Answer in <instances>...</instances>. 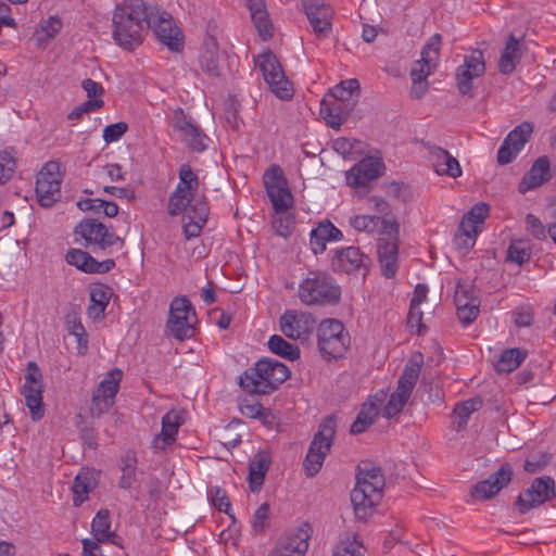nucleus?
Wrapping results in <instances>:
<instances>
[{
  "label": "nucleus",
  "mask_w": 556,
  "mask_h": 556,
  "mask_svg": "<svg viewBox=\"0 0 556 556\" xmlns=\"http://www.w3.org/2000/svg\"><path fill=\"white\" fill-rule=\"evenodd\" d=\"M363 545L356 540L342 541L334 549L332 556H363Z\"/></svg>",
  "instance_id": "nucleus-57"
},
{
  "label": "nucleus",
  "mask_w": 556,
  "mask_h": 556,
  "mask_svg": "<svg viewBox=\"0 0 556 556\" xmlns=\"http://www.w3.org/2000/svg\"><path fill=\"white\" fill-rule=\"evenodd\" d=\"M197 315H169L166 332L178 340L189 339L194 334Z\"/></svg>",
  "instance_id": "nucleus-37"
},
{
  "label": "nucleus",
  "mask_w": 556,
  "mask_h": 556,
  "mask_svg": "<svg viewBox=\"0 0 556 556\" xmlns=\"http://www.w3.org/2000/svg\"><path fill=\"white\" fill-rule=\"evenodd\" d=\"M311 535V526L302 523L281 535L268 556H304L309 546Z\"/></svg>",
  "instance_id": "nucleus-15"
},
{
  "label": "nucleus",
  "mask_w": 556,
  "mask_h": 556,
  "mask_svg": "<svg viewBox=\"0 0 556 556\" xmlns=\"http://www.w3.org/2000/svg\"><path fill=\"white\" fill-rule=\"evenodd\" d=\"M149 20L147 29L152 28L156 38L170 51L179 52L184 47V38L179 28L175 25L172 16L157 8H149Z\"/></svg>",
  "instance_id": "nucleus-12"
},
{
  "label": "nucleus",
  "mask_w": 556,
  "mask_h": 556,
  "mask_svg": "<svg viewBox=\"0 0 556 556\" xmlns=\"http://www.w3.org/2000/svg\"><path fill=\"white\" fill-rule=\"evenodd\" d=\"M365 256L358 248L348 247L344 249H337L331 257L330 266L336 273L354 274L366 270ZM365 275V273H363Z\"/></svg>",
  "instance_id": "nucleus-26"
},
{
  "label": "nucleus",
  "mask_w": 556,
  "mask_h": 556,
  "mask_svg": "<svg viewBox=\"0 0 556 556\" xmlns=\"http://www.w3.org/2000/svg\"><path fill=\"white\" fill-rule=\"evenodd\" d=\"M280 330L289 339L306 340L316 326L314 315H281Z\"/></svg>",
  "instance_id": "nucleus-27"
},
{
  "label": "nucleus",
  "mask_w": 556,
  "mask_h": 556,
  "mask_svg": "<svg viewBox=\"0 0 556 556\" xmlns=\"http://www.w3.org/2000/svg\"><path fill=\"white\" fill-rule=\"evenodd\" d=\"M520 59V41L509 35L498 61V71L504 75L511 74Z\"/></svg>",
  "instance_id": "nucleus-39"
},
{
  "label": "nucleus",
  "mask_w": 556,
  "mask_h": 556,
  "mask_svg": "<svg viewBox=\"0 0 556 556\" xmlns=\"http://www.w3.org/2000/svg\"><path fill=\"white\" fill-rule=\"evenodd\" d=\"M353 108L325 94L320 103V115L331 128H339L351 115Z\"/></svg>",
  "instance_id": "nucleus-32"
},
{
  "label": "nucleus",
  "mask_w": 556,
  "mask_h": 556,
  "mask_svg": "<svg viewBox=\"0 0 556 556\" xmlns=\"http://www.w3.org/2000/svg\"><path fill=\"white\" fill-rule=\"evenodd\" d=\"M442 36L434 34L421 49L420 59L415 61L410 70V78L426 79L432 75L438 67Z\"/></svg>",
  "instance_id": "nucleus-21"
},
{
  "label": "nucleus",
  "mask_w": 556,
  "mask_h": 556,
  "mask_svg": "<svg viewBox=\"0 0 556 556\" xmlns=\"http://www.w3.org/2000/svg\"><path fill=\"white\" fill-rule=\"evenodd\" d=\"M350 336L344 325L333 318L323 320L317 328V346L323 358L330 361L344 355Z\"/></svg>",
  "instance_id": "nucleus-7"
},
{
  "label": "nucleus",
  "mask_w": 556,
  "mask_h": 556,
  "mask_svg": "<svg viewBox=\"0 0 556 556\" xmlns=\"http://www.w3.org/2000/svg\"><path fill=\"white\" fill-rule=\"evenodd\" d=\"M199 64L208 76L218 77L220 75L218 43L214 37L204 39L199 55Z\"/></svg>",
  "instance_id": "nucleus-36"
},
{
  "label": "nucleus",
  "mask_w": 556,
  "mask_h": 556,
  "mask_svg": "<svg viewBox=\"0 0 556 556\" xmlns=\"http://www.w3.org/2000/svg\"><path fill=\"white\" fill-rule=\"evenodd\" d=\"M454 303L456 305L457 311H469V313H473V311L478 312L479 301L475 298L471 291L463 286H457L454 294Z\"/></svg>",
  "instance_id": "nucleus-51"
},
{
  "label": "nucleus",
  "mask_w": 556,
  "mask_h": 556,
  "mask_svg": "<svg viewBox=\"0 0 556 556\" xmlns=\"http://www.w3.org/2000/svg\"><path fill=\"white\" fill-rule=\"evenodd\" d=\"M273 230L276 235L287 238L291 235L293 229V220L286 213L277 214L273 217L271 222Z\"/></svg>",
  "instance_id": "nucleus-54"
},
{
  "label": "nucleus",
  "mask_w": 556,
  "mask_h": 556,
  "mask_svg": "<svg viewBox=\"0 0 556 556\" xmlns=\"http://www.w3.org/2000/svg\"><path fill=\"white\" fill-rule=\"evenodd\" d=\"M112 23L115 43L131 50L142 42L147 23H151L149 8L143 0H125L116 7Z\"/></svg>",
  "instance_id": "nucleus-2"
},
{
  "label": "nucleus",
  "mask_w": 556,
  "mask_h": 556,
  "mask_svg": "<svg viewBox=\"0 0 556 556\" xmlns=\"http://www.w3.org/2000/svg\"><path fill=\"white\" fill-rule=\"evenodd\" d=\"M122 375V370L117 368L113 369L109 371L99 383L91 400L90 413L92 416L99 417L114 405Z\"/></svg>",
  "instance_id": "nucleus-17"
},
{
  "label": "nucleus",
  "mask_w": 556,
  "mask_h": 556,
  "mask_svg": "<svg viewBox=\"0 0 556 556\" xmlns=\"http://www.w3.org/2000/svg\"><path fill=\"white\" fill-rule=\"evenodd\" d=\"M302 3L317 38L327 37L331 30V7L325 0H302Z\"/></svg>",
  "instance_id": "nucleus-24"
},
{
  "label": "nucleus",
  "mask_w": 556,
  "mask_h": 556,
  "mask_svg": "<svg viewBox=\"0 0 556 556\" xmlns=\"http://www.w3.org/2000/svg\"><path fill=\"white\" fill-rule=\"evenodd\" d=\"M174 130L179 134L181 140L186 146L194 152H203L208 146V137L202 131L201 128L193 125L188 121L180 110L175 115Z\"/></svg>",
  "instance_id": "nucleus-25"
},
{
  "label": "nucleus",
  "mask_w": 556,
  "mask_h": 556,
  "mask_svg": "<svg viewBox=\"0 0 556 556\" xmlns=\"http://www.w3.org/2000/svg\"><path fill=\"white\" fill-rule=\"evenodd\" d=\"M182 418L177 410H169L162 417V429L151 442L153 452L159 453L170 446L177 438Z\"/></svg>",
  "instance_id": "nucleus-29"
},
{
  "label": "nucleus",
  "mask_w": 556,
  "mask_h": 556,
  "mask_svg": "<svg viewBox=\"0 0 556 556\" xmlns=\"http://www.w3.org/2000/svg\"><path fill=\"white\" fill-rule=\"evenodd\" d=\"M179 181L168 198L167 212L170 216L182 213L189 219L184 226L187 239L200 236L207 222L210 207L204 194H199L200 180L189 164H182L178 172Z\"/></svg>",
  "instance_id": "nucleus-1"
},
{
  "label": "nucleus",
  "mask_w": 556,
  "mask_h": 556,
  "mask_svg": "<svg viewBox=\"0 0 556 556\" xmlns=\"http://www.w3.org/2000/svg\"><path fill=\"white\" fill-rule=\"evenodd\" d=\"M75 233L79 235L86 241V245L93 244L100 250L124 245V240L96 219L81 220L75 228Z\"/></svg>",
  "instance_id": "nucleus-18"
},
{
  "label": "nucleus",
  "mask_w": 556,
  "mask_h": 556,
  "mask_svg": "<svg viewBox=\"0 0 556 556\" xmlns=\"http://www.w3.org/2000/svg\"><path fill=\"white\" fill-rule=\"evenodd\" d=\"M15 166V159L11 152H0V185L7 182L11 178Z\"/></svg>",
  "instance_id": "nucleus-55"
},
{
  "label": "nucleus",
  "mask_w": 556,
  "mask_h": 556,
  "mask_svg": "<svg viewBox=\"0 0 556 556\" xmlns=\"http://www.w3.org/2000/svg\"><path fill=\"white\" fill-rule=\"evenodd\" d=\"M489 215V205L485 203H477L470 211L465 215L469 220L473 222L479 226Z\"/></svg>",
  "instance_id": "nucleus-62"
},
{
  "label": "nucleus",
  "mask_w": 556,
  "mask_h": 556,
  "mask_svg": "<svg viewBox=\"0 0 556 556\" xmlns=\"http://www.w3.org/2000/svg\"><path fill=\"white\" fill-rule=\"evenodd\" d=\"M343 239L342 231L330 220L325 219L315 227L309 235V245L314 254H321L326 251V244L330 241Z\"/></svg>",
  "instance_id": "nucleus-31"
},
{
  "label": "nucleus",
  "mask_w": 556,
  "mask_h": 556,
  "mask_svg": "<svg viewBox=\"0 0 556 556\" xmlns=\"http://www.w3.org/2000/svg\"><path fill=\"white\" fill-rule=\"evenodd\" d=\"M533 126L529 122H523L516 126L504 139L497 151V162L501 165L511 163L525 144L529 141Z\"/></svg>",
  "instance_id": "nucleus-22"
},
{
  "label": "nucleus",
  "mask_w": 556,
  "mask_h": 556,
  "mask_svg": "<svg viewBox=\"0 0 556 556\" xmlns=\"http://www.w3.org/2000/svg\"><path fill=\"white\" fill-rule=\"evenodd\" d=\"M388 471V482L395 483L401 479H405L407 475L406 464L404 462H394L389 460L387 465H384V472ZM387 485V481L384 480V486Z\"/></svg>",
  "instance_id": "nucleus-56"
},
{
  "label": "nucleus",
  "mask_w": 556,
  "mask_h": 556,
  "mask_svg": "<svg viewBox=\"0 0 556 556\" xmlns=\"http://www.w3.org/2000/svg\"><path fill=\"white\" fill-rule=\"evenodd\" d=\"M260 70L270 90L280 99H289L292 96L290 81L286 78L277 56L271 51H266L257 58Z\"/></svg>",
  "instance_id": "nucleus-13"
},
{
  "label": "nucleus",
  "mask_w": 556,
  "mask_h": 556,
  "mask_svg": "<svg viewBox=\"0 0 556 556\" xmlns=\"http://www.w3.org/2000/svg\"><path fill=\"white\" fill-rule=\"evenodd\" d=\"M269 506L262 504L253 515L252 528L255 533H262L267 527Z\"/></svg>",
  "instance_id": "nucleus-61"
},
{
  "label": "nucleus",
  "mask_w": 556,
  "mask_h": 556,
  "mask_svg": "<svg viewBox=\"0 0 556 556\" xmlns=\"http://www.w3.org/2000/svg\"><path fill=\"white\" fill-rule=\"evenodd\" d=\"M168 313H195L191 301L185 296H176L172 300Z\"/></svg>",
  "instance_id": "nucleus-63"
},
{
  "label": "nucleus",
  "mask_w": 556,
  "mask_h": 556,
  "mask_svg": "<svg viewBox=\"0 0 556 556\" xmlns=\"http://www.w3.org/2000/svg\"><path fill=\"white\" fill-rule=\"evenodd\" d=\"M485 72L484 55L481 50H472L464 56V63L456 68V86L458 91L464 94H470L473 88V79L481 77Z\"/></svg>",
  "instance_id": "nucleus-19"
},
{
  "label": "nucleus",
  "mask_w": 556,
  "mask_h": 556,
  "mask_svg": "<svg viewBox=\"0 0 556 556\" xmlns=\"http://www.w3.org/2000/svg\"><path fill=\"white\" fill-rule=\"evenodd\" d=\"M483 405V401L480 396L471 397L464 402H459L453 409V426L455 430L462 431L467 427L470 416L479 410Z\"/></svg>",
  "instance_id": "nucleus-41"
},
{
  "label": "nucleus",
  "mask_w": 556,
  "mask_h": 556,
  "mask_svg": "<svg viewBox=\"0 0 556 556\" xmlns=\"http://www.w3.org/2000/svg\"><path fill=\"white\" fill-rule=\"evenodd\" d=\"M112 296L113 290L111 287L103 283H94L90 288L91 305L89 309H92L94 313H104Z\"/></svg>",
  "instance_id": "nucleus-45"
},
{
  "label": "nucleus",
  "mask_w": 556,
  "mask_h": 556,
  "mask_svg": "<svg viewBox=\"0 0 556 556\" xmlns=\"http://www.w3.org/2000/svg\"><path fill=\"white\" fill-rule=\"evenodd\" d=\"M350 225L355 230L366 232L376 239L378 261L382 263V217L379 215H356L350 218Z\"/></svg>",
  "instance_id": "nucleus-33"
},
{
  "label": "nucleus",
  "mask_w": 556,
  "mask_h": 556,
  "mask_svg": "<svg viewBox=\"0 0 556 556\" xmlns=\"http://www.w3.org/2000/svg\"><path fill=\"white\" fill-rule=\"evenodd\" d=\"M66 262L87 274H104L114 268L112 258L98 262L88 252L80 249H70L65 255Z\"/></svg>",
  "instance_id": "nucleus-28"
},
{
  "label": "nucleus",
  "mask_w": 556,
  "mask_h": 556,
  "mask_svg": "<svg viewBox=\"0 0 556 556\" xmlns=\"http://www.w3.org/2000/svg\"><path fill=\"white\" fill-rule=\"evenodd\" d=\"M528 352L523 349H506L501 354L495 364V370L498 374H509L517 369L526 359Z\"/></svg>",
  "instance_id": "nucleus-42"
},
{
  "label": "nucleus",
  "mask_w": 556,
  "mask_h": 556,
  "mask_svg": "<svg viewBox=\"0 0 556 556\" xmlns=\"http://www.w3.org/2000/svg\"><path fill=\"white\" fill-rule=\"evenodd\" d=\"M288 377L289 369L285 364L271 358H264L240 376L239 384L249 393L269 394Z\"/></svg>",
  "instance_id": "nucleus-4"
},
{
  "label": "nucleus",
  "mask_w": 556,
  "mask_h": 556,
  "mask_svg": "<svg viewBox=\"0 0 556 556\" xmlns=\"http://www.w3.org/2000/svg\"><path fill=\"white\" fill-rule=\"evenodd\" d=\"M61 180L60 163L56 161L47 162L37 175L35 188L41 206L50 207L60 200Z\"/></svg>",
  "instance_id": "nucleus-10"
},
{
  "label": "nucleus",
  "mask_w": 556,
  "mask_h": 556,
  "mask_svg": "<svg viewBox=\"0 0 556 556\" xmlns=\"http://www.w3.org/2000/svg\"><path fill=\"white\" fill-rule=\"evenodd\" d=\"M476 243V239L470 237L469 235H462L456 232L454 236V244L460 254L465 255L469 252L471 248H473Z\"/></svg>",
  "instance_id": "nucleus-64"
},
{
  "label": "nucleus",
  "mask_w": 556,
  "mask_h": 556,
  "mask_svg": "<svg viewBox=\"0 0 556 556\" xmlns=\"http://www.w3.org/2000/svg\"><path fill=\"white\" fill-rule=\"evenodd\" d=\"M326 94L354 109L359 98V83L354 78L343 80Z\"/></svg>",
  "instance_id": "nucleus-38"
},
{
  "label": "nucleus",
  "mask_w": 556,
  "mask_h": 556,
  "mask_svg": "<svg viewBox=\"0 0 556 556\" xmlns=\"http://www.w3.org/2000/svg\"><path fill=\"white\" fill-rule=\"evenodd\" d=\"M384 193L400 201L406 202L412 198L410 189L403 182L391 181L384 185Z\"/></svg>",
  "instance_id": "nucleus-58"
},
{
  "label": "nucleus",
  "mask_w": 556,
  "mask_h": 556,
  "mask_svg": "<svg viewBox=\"0 0 556 556\" xmlns=\"http://www.w3.org/2000/svg\"><path fill=\"white\" fill-rule=\"evenodd\" d=\"M270 458L265 452H260L249 466V483L252 492H257L263 485L265 475L269 468Z\"/></svg>",
  "instance_id": "nucleus-40"
},
{
  "label": "nucleus",
  "mask_w": 556,
  "mask_h": 556,
  "mask_svg": "<svg viewBox=\"0 0 556 556\" xmlns=\"http://www.w3.org/2000/svg\"><path fill=\"white\" fill-rule=\"evenodd\" d=\"M429 155L438 175H446L453 178L462 175V168L458 161L446 150L431 146L429 147Z\"/></svg>",
  "instance_id": "nucleus-35"
},
{
  "label": "nucleus",
  "mask_w": 556,
  "mask_h": 556,
  "mask_svg": "<svg viewBox=\"0 0 556 556\" xmlns=\"http://www.w3.org/2000/svg\"><path fill=\"white\" fill-rule=\"evenodd\" d=\"M530 243L523 240H515L508 247L506 260L507 262L522 265L530 260Z\"/></svg>",
  "instance_id": "nucleus-50"
},
{
  "label": "nucleus",
  "mask_w": 556,
  "mask_h": 556,
  "mask_svg": "<svg viewBox=\"0 0 556 556\" xmlns=\"http://www.w3.org/2000/svg\"><path fill=\"white\" fill-rule=\"evenodd\" d=\"M511 467L508 464H504L488 479L473 484L470 489V495L478 501L489 500L506 486L511 481Z\"/></svg>",
  "instance_id": "nucleus-23"
},
{
  "label": "nucleus",
  "mask_w": 556,
  "mask_h": 556,
  "mask_svg": "<svg viewBox=\"0 0 556 556\" xmlns=\"http://www.w3.org/2000/svg\"><path fill=\"white\" fill-rule=\"evenodd\" d=\"M127 129L128 125L125 122L108 125L103 129V139L106 143L115 142L123 137Z\"/></svg>",
  "instance_id": "nucleus-60"
},
{
  "label": "nucleus",
  "mask_w": 556,
  "mask_h": 556,
  "mask_svg": "<svg viewBox=\"0 0 556 556\" xmlns=\"http://www.w3.org/2000/svg\"><path fill=\"white\" fill-rule=\"evenodd\" d=\"M208 496L212 504L219 510L227 514L231 519H235L233 515L230 514V502L225 490L219 486H213L208 491Z\"/></svg>",
  "instance_id": "nucleus-52"
},
{
  "label": "nucleus",
  "mask_w": 556,
  "mask_h": 556,
  "mask_svg": "<svg viewBox=\"0 0 556 556\" xmlns=\"http://www.w3.org/2000/svg\"><path fill=\"white\" fill-rule=\"evenodd\" d=\"M264 184L275 213H286L292 206L293 197L281 168L277 165L270 166L264 174Z\"/></svg>",
  "instance_id": "nucleus-14"
},
{
  "label": "nucleus",
  "mask_w": 556,
  "mask_h": 556,
  "mask_svg": "<svg viewBox=\"0 0 556 556\" xmlns=\"http://www.w3.org/2000/svg\"><path fill=\"white\" fill-rule=\"evenodd\" d=\"M22 394L33 420H39L45 415L42 393L45 391L43 376L35 362H28L25 372Z\"/></svg>",
  "instance_id": "nucleus-11"
},
{
  "label": "nucleus",
  "mask_w": 556,
  "mask_h": 556,
  "mask_svg": "<svg viewBox=\"0 0 556 556\" xmlns=\"http://www.w3.org/2000/svg\"><path fill=\"white\" fill-rule=\"evenodd\" d=\"M526 228L538 240L545 239L546 233H548L540 218L531 213L526 216Z\"/></svg>",
  "instance_id": "nucleus-59"
},
{
  "label": "nucleus",
  "mask_w": 556,
  "mask_h": 556,
  "mask_svg": "<svg viewBox=\"0 0 556 556\" xmlns=\"http://www.w3.org/2000/svg\"><path fill=\"white\" fill-rule=\"evenodd\" d=\"M251 13V18L260 34V36L266 40L273 35V24L268 16V13L265 9V4L263 1H256L251 3L249 8Z\"/></svg>",
  "instance_id": "nucleus-43"
},
{
  "label": "nucleus",
  "mask_w": 556,
  "mask_h": 556,
  "mask_svg": "<svg viewBox=\"0 0 556 556\" xmlns=\"http://www.w3.org/2000/svg\"><path fill=\"white\" fill-rule=\"evenodd\" d=\"M357 481L351 492V502L355 516L367 519L375 506L382 501V475L379 468L368 469V464L358 467Z\"/></svg>",
  "instance_id": "nucleus-3"
},
{
  "label": "nucleus",
  "mask_w": 556,
  "mask_h": 556,
  "mask_svg": "<svg viewBox=\"0 0 556 556\" xmlns=\"http://www.w3.org/2000/svg\"><path fill=\"white\" fill-rule=\"evenodd\" d=\"M382 407V397L379 395V392L370 395L365 402L357 414L356 419L351 426V433L358 434L364 432L368 427H370L376 418L379 416V413Z\"/></svg>",
  "instance_id": "nucleus-34"
},
{
  "label": "nucleus",
  "mask_w": 556,
  "mask_h": 556,
  "mask_svg": "<svg viewBox=\"0 0 556 556\" xmlns=\"http://www.w3.org/2000/svg\"><path fill=\"white\" fill-rule=\"evenodd\" d=\"M240 412L249 418L265 419L269 415L260 402L250 399L242 400Z\"/></svg>",
  "instance_id": "nucleus-53"
},
{
  "label": "nucleus",
  "mask_w": 556,
  "mask_h": 556,
  "mask_svg": "<svg viewBox=\"0 0 556 556\" xmlns=\"http://www.w3.org/2000/svg\"><path fill=\"white\" fill-rule=\"evenodd\" d=\"M422 366V353L415 352L412 354L397 380L396 389L390 394L388 403L384 404V418L391 419L403 410L417 384Z\"/></svg>",
  "instance_id": "nucleus-6"
},
{
  "label": "nucleus",
  "mask_w": 556,
  "mask_h": 556,
  "mask_svg": "<svg viewBox=\"0 0 556 556\" xmlns=\"http://www.w3.org/2000/svg\"><path fill=\"white\" fill-rule=\"evenodd\" d=\"M91 531L98 542H106L112 538L109 510L101 509L97 513L91 522Z\"/></svg>",
  "instance_id": "nucleus-47"
},
{
  "label": "nucleus",
  "mask_w": 556,
  "mask_h": 556,
  "mask_svg": "<svg viewBox=\"0 0 556 556\" xmlns=\"http://www.w3.org/2000/svg\"><path fill=\"white\" fill-rule=\"evenodd\" d=\"M382 173V161L379 155H367L346 172V182L358 197H364L378 180Z\"/></svg>",
  "instance_id": "nucleus-9"
},
{
  "label": "nucleus",
  "mask_w": 556,
  "mask_h": 556,
  "mask_svg": "<svg viewBox=\"0 0 556 556\" xmlns=\"http://www.w3.org/2000/svg\"><path fill=\"white\" fill-rule=\"evenodd\" d=\"M137 458L134 453H127L121 458L122 476L118 480L121 489H129L136 480Z\"/></svg>",
  "instance_id": "nucleus-49"
},
{
  "label": "nucleus",
  "mask_w": 556,
  "mask_h": 556,
  "mask_svg": "<svg viewBox=\"0 0 556 556\" xmlns=\"http://www.w3.org/2000/svg\"><path fill=\"white\" fill-rule=\"evenodd\" d=\"M551 177V162L548 156H540L534 161L530 170L523 176L519 185V191L525 193L528 190L539 188L547 182Z\"/></svg>",
  "instance_id": "nucleus-30"
},
{
  "label": "nucleus",
  "mask_w": 556,
  "mask_h": 556,
  "mask_svg": "<svg viewBox=\"0 0 556 556\" xmlns=\"http://www.w3.org/2000/svg\"><path fill=\"white\" fill-rule=\"evenodd\" d=\"M400 223L392 213L384 212V278H393L397 271Z\"/></svg>",
  "instance_id": "nucleus-20"
},
{
  "label": "nucleus",
  "mask_w": 556,
  "mask_h": 556,
  "mask_svg": "<svg viewBox=\"0 0 556 556\" xmlns=\"http://www.w3.org/2000/svg\"><path fill=\"white\" fill-rule=\"evenodd\" d=\"M94 486L96 482L88 472H79L72 485L74 505L79 506L84 501H86L88 494L94 489Z\"/></svg>",
  "instance_id": "nucleus-46"
},
{
  "label": "nucleus",
  "mask_w": 556,
  "mask_h": 556,
  "mask_svg": "<svg viewBox=\"0 0 556 556\" xmlns=\"http://www.w3.org/2000/svg\"><path fill=\"white\" fill-rule=\"evenodd\" d=\"M340 296L341 288L326 271H308L299 287V298L306 305L334 304Z\"/></svg>",
  "instance_id": "nucleus-5"
},
{
  "label": "nucleus",
  "mask_w": 556,
  "mask_h": 556,
  "mask_svg": "<svg viewBox=\"0 0 556 556\" xmlns=\"http://www.w3.org/2000/svg\"><path fill=\"white\" fill-rule=\"evenodd\" d=\"M556 496L555 481L548 477L535 478L531 485L521 492L517 500V506L521 514L551 501Z\"/></svg>",
  "instance_id": "nucleus-16"
},
{
  "label": "nucleus",
  "mask_w": 556,
  "mask_h": 556,
  "mask_svg": "<svg viewBox=\"0 0 556 556\" xmlns=\"http://www.w3.org/2000/svg\"><path fill=\"white\" fill-rule=\"evenodd\" d=\"M336 434V421L332 418L325 419L315 433L306 457L303 462L304 472L307 477L316 476L323 467L326 456L329 454Z\"/></svg>",
  "instance_id": "nucleus-8"
},
{
  "label": "nucleus",
  "mask_w": 556,
  "mask_h": 556,
  "mask_svg": "<svg viewBox=\"0 0 556 556\" xmlns=\"http://www.w3.org/2000/svg\"><path fill=\"white\" fill-rule=\"evenodd\" d=\"M66 328L68 333L76 339L78 354L85 355L88 351V334L77 315L66 316Z\"/></svg>",
  "instance_id": "nucleus-44"
},
{
  "label": "nucleus",
  "mask_w": 556,
  "mask_h": 556,
  "mask_svg": "<svg viewBox=\"0 0 556 556\" xmlns=\"http://www.w3.org/2000/svg\"><path fill=\"white\" fill-rule=\"evenodd\" d=\"M268 349L276 355L289 361H295L300 357V349L287 342L282 337L274 334L268 340Z\"/></svg>",
  "instance_id": "nucleus-48"
}]
</instances>
